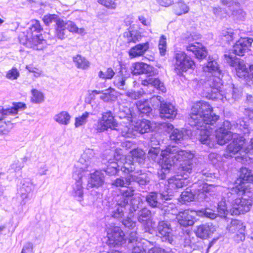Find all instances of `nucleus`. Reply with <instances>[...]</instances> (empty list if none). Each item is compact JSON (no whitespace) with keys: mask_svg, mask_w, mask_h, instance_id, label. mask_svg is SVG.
<instances>
[{"mask_svg":"<svg viewBox=\"0 0 253 253\" xmlns=\"http://www.w3.org/2000/svg\"><path fill=\"white\" fill-rule=\"evenodd\" d=\"M218 119V116L212 112L211 106L208 102L199 101L192 106L189 118V123L192 126H196L199 131V139L202 143L209 147L214 146L215 140L212 134V128L211 126Z\"/></svg>","mask_w":253,"mask_h":253,"instance_id":"nucleus-1","label":"nucleus"},{"mask_svg":"<svg viewBox=\"0 0 253 253\" xmlns=\"http://www.w3.org/2000/svg\"><path fill=\"white\" fill-rule=\"evenodd\" d=\"M159 162L163 169H169L177 162L182 161L180 168L184 173H190L193 167L192 159L194 154L189 151L182 150L177 147L169 146L162 151Z\"/></svg>","mask_w":253,"mask_h":253,"instance_id":"nucleus-2","label":"nucleus"},{"mask_svg":"<svg viewBox=\"0 0 253 253\" xmlns=\"http://www.w3.org/2000/svg\"><path fill=\"white\" fill-rule=\"evenodd\" d=\"M208 81V84L211 88L212 95L216 99L221 100L223 102L236 100L242 94L241 88L235 87L233 84L223 85L220 79L221 73L215 75Z\"/></svg>","mask_w":253,"mask_h":253,"instance_id":"nucleus-3","label":"nucleus"},{"mask_svg":"<svg viewBox=\"0 0 253 253\" xmlns=\"http://www.w3.org/2000/svg\"><path fill=\"white\" fill-rule=\"evenodd\" d=\"M246 188L242 184L228 189L227 198L228 202L231 204L232 208L229 210L232 215H239L249 211L253 205L251 198L243 197L239 198L238 195L246 192Z\"/></svg>","mask_w":253,"mask_h":253,"instance_id":"nucleus-4","label":"nucleus"},{"mask_svg":"<svg viewBox=\"0 0 253 253\" xmlns=\"http://www.w3.org/2000/svg\"><path fill=\"white\" fill-rule=\"evenodd\" d=\"M131 73L133 75L149 74V77L141 81V84L144 86L151 85L155 88L165 92L166 89L162 83L159 79L150 77L152 75L157 74L156 70L152 66L143 62H135L132 65L131 68Z\"/></svg>","mask_w":253,"mask_h":253,"instance_id":"nucleus-5","label":"nucleus"},{"mask_svg":"<svg viewBox=\"0 0 253 253\" xmlns=\"http://www.w3.org/2000/svg\"><path fill=\"white\" fill-rule=\"evenodd\" d=\"M96 160L93 149H86L81 155L79 161L74 166V176H79V173H84L93 167Z\"/></svg>","mask_w":253,"mask_h":253,"instance_id":"nucleus-6","label":"nucleus"},{"mask_svg":"<svg viewBox=\"0 0 253 253\" xmlns=\"http://www.w3.org/2000/svg\"><path fill=\"white\" fill-rule=\"evenodd\" d=\"M231 139H233L227 147V151L233 154H236L238 152L243 156V158L245 156L244 154H253V139L250 141V144L248 146L245 145V139L237 133H234Z\"/></svg>","mask_w":253,"mask_h":253,"instance_id":"nucleus-7","label":"nucleus"},{"mask_svg":"<svg viewBox=\"0 0 253 253\" xmlns=\"http://www.w3.org/2000/svg\"><path fill=\"white\" fill-rule=\"evenodd\" d=\"M42 30L40 22L38 20L33 21L31 27L27 31L26 35L27 44L31 47L37 50L42 48V45L45 43L42 36L40 34V32Z\"/></svg>","mask_w":253,"mask_h":253,"instance_id":"nucleus-8","label":"nucleus"},{"mask_svg":"<svg viewBox=\"0 0 253 253\" xmlns=\"http://www.w3.org/2000/svg\"><path fill=\"white\" fill-rule=\"evenodd\" d=\"M174 70L177 75L183 76L189 69L194 70L195 64L192 58L184 51H178L174 56Z\"/></svg>","mask_w":253,"mask_h":253,"instance_id":"nucleus-9","label":"nucleus"},{"mask_svg":"<svg viewBox=\"0 0 253 253\" xmlns=\"http://www.w3.org/2000/svg\"><path fill=\"white\" fill-rule=\"evenodd\" d=\"M107 243L110 246L116 247L122 245L125 243V234L118 226L109 225L106 228Z\"/></svg>","mask_w":253,"mask_h":253,"instance_id":"nucleus-10","label":"nucleus"},{"mask_svg":"<svg viewBox=\"0 0 253 253\" xmlns=\"http://www.w3.org/2000/svg\"><path fill=\"white\" fill-rule=\"evenodd\" d=\"M26 108V104L22 102L13 103V106L9 108H4V107L0 106V114L2 115V117L0 118V128L8 126L10 128H11L12 125L9 122L7 123L3 122L2 120L8 116H14L17 115L18 111L23 110Z\"/></svg>","mask_w":253,"mask_h":253,"instance_id":"nucleus-11","label":"nucleus"},{"mask_svg":"<svg viewBox=\"0 0 253 253\" xmlns=\"http://www.w3.org/2000/svg\"><path fill=\"white\" fill-rule=\"evenodd\" d=\"M167 253L165 249L159 247H154L153 244L147 240H143L138 242L136 246L133 248L131 253Z\"/></svg>","mask_w":253,"mask_h":253,"instance_id":"nucleus-12","label":"nucleus"},{"mask_svg":"<svg viewBox=\"0 0 253 253\" xmlns=\"http://www.w3.org/2000/svg\"><path fill=\"white\" fill-rule=\"evenodd\" d=\"M117 123L114 119L112 113L110 112L103 113L102 117L99 119L96 129L98 131L102 132L109 128L115 129Z\"/></svg>","mask_w":253,"mask_h":253,"instance_id":"nucleus-13","label":"nucleus"},{"mask_svg":"<svg viewBox=\"0 0 253 253\" xmlns=\"http://www.w3.org/2000/svg\"><path fill=\"white\" fill-rule=\"evenodd\" d=\"M158 236L163 241H167L172 244L174 241V236L172 233L170 224L167 221H161L157 226Z\"/></svg>","mask_w":253,"mask_h":253,"instance_id":"nucleus-14","label":"nucleus"},{"mask_svg":"<svg viewBox=\"0 0 253 253\" xmlns=\"http://www.w3.org/2000/svg\"><path fill=\"white\" fill-rule=\"evenodd\" d=\"M230 125L229 122L225 121L223 123V126L220 127L216 131L215 139L218 144L223 145L231 139L233 133L228 130Z\"/></svg>","mask_w":253,"mask_h":253,"instance_id":"nucleus-15","label":"nucleus"},{"mask_svg":"<svg viewBox=\"0 0 253 253\" xmlns=\"http://www.w3.org/2000/svg\"><path fill=\"white\" fill-rule=\"evenodd\" d=\"M225 59L226 62L230 64L231 66L235 67L236 68L237 74L239 77H246L247 74V68L246 65L243 61H241L238 59L235 58V56H233L231 55L225 54Z\"/></svg>","mask_w":253,"mask_h":253,"instance_id":"nucleus-16","label":"nucleus"},{"mask_svg":"<svg viewBox=\"0 0 253 253\" xmlns=\"http://www.w3.org/2000/svg\"><path fill=\"white\" fill-rule=\"evenodd\" d=\"M116 203L110 211L111 216L116 219H121L125 217L126 213L128 211L129 204H126L117 199Z\"/></svg>","mask_w":253,"mask_h":253,"instance_id":"nucleus-17","label":"nucleus"},{"mask_svg":"<svg viewBox=\"0 0 253 253\" xmlns=\"http://www.w3.org/2000/svg\"><path fill=\"white\" fill-rule=\"evenodd\" d=\"M34 187L35 186L31 179L29 178L23 179L22 186L20 188L22 204L25 205L27 200L30 199V194L34 190Z\"/></svg>","mask_w":253,"mask_h":253,"instance_id":"nucleus-18","label":"nucleus"},{"mask_svg":"<svg viewBox=\"0 0 253 253\" xmlns=\"http://www.w3.org/2000/svg\"><path fill=\"white\" fill-rule=\"evenodd\" d=\"M253 40L251 38H241L233 46V50L236 55L243 56L249 50Z\"/></svg>","mask_w":253,"mask_h":253,"instance_id":"nucleus-19","label":"nucleus"},{"mask_svg":"<svg viewBox=\"0 0 253 253\" xmlns=\"http://www.w3.org/2000/svg\"><path fill=\"white\" fill-rule=\"evenodd\" d=\"M188 182V180L186 177L179 175H175L169 179L167 185L168 190L169 193H172L176 189L182 188L187 185Z\"/></svg>","mask_w":253,"mask_h":253,"instance_id":"nucleus-20","label":"nucleus"},{"mask_svg":"<svg viewBox=\"0 0 253 253\" xmlns=\"http://www.w3.org/2000/svg\"><path fill=\"white\" fill-rule=\"evenodd\" d=\"M83 174L79 173V176H74V171H73V176L76 180L75 183L73 185L72 195L80 202L83 200L84 189L83 187V182L82 178L83 176Z\"/></svg>","mask_w":253,"mask_h":253,"instance_id":"nucleus-21","label":"nucleus"},{"mask_svg":"<svg viewBox=\"0 0 253 253\" xmlns=\"http://www.w3.org/2000/svg\"><path fill=\"white\" fill-rule=\"evenodd\" d=\"M160 198L162 200H168L170 199L169 196L164 194L158 193L156 192H150L146 197V201L148 205L152 208H158L161 203Z\"/></svg>","mask_w":253,"mask_h":253,"instance_id":"nucleus-22","label":"nucleus"},{"mask_svg":"<svg viewBox=\"0 0 253 253\" xmlns=\"http://www.w3.org/2000/svg\"><path fill=\"white\" fill-rule=\"evenodd\" d=\"M216 231L215 227L211 223H206L198 226L196 230V236L201 239H206Z\"/></svg>","mask_w":253,"mask_h":253,"instance_id":"nucleus-23","label":"nucleus"},{"mask_svg":"<svg viewBox=\"0 0 253 253\" xmlns=\"http://www.w3.org/2000/svg\"><path fill=\"white\" fill-rule=\"evenodd\" d=\"M192 211L185 210L176 215V219L180 225L184 227L192 226L194 223Z\"/></svg>","mask_w":253,"mask_h":253,"instance_id":"nucleus-24","label":"nucleus"},{"mask_svg":"<svg viewBox=\"0 0 253 253\" xmlns=\"http://www.w3.org/2000/svg\"><path fill=\"white\" fill-rule=\"evenodd\" d=\"M187 50L192 52L195 55V57L199 59L205 58L207 55V52L205 48L200 42H194L189 43L186 46Z\"/></svg>","mask_w":253,"mask_h":253,"instance_id":"nucleus-25","label":"nucleus"},{"mask_svg":"<svg viewBox=\"0 0 253 253\" xmlns=\"http://www.w3.org/2000/svg\"><path fill=\"white\" fill-rule=\"evenodd\" d=\"M120 161L121 170L125 173L132 172L135 169L134 162L130 159V156L124 157L122 151L120 153Z\"/></svg>","mask_w":253,"mask_h":253,"instance_id":"nucleus-26","label":"nucleus"},{"mask_svg":"<svg viewBox=\"0 0 253 253\" xmlns=\"http://www.w3.org/2000/svg\"><path fill=\"white\" fill-rule=\"evenodd\" d=\"M177 115V109L175 106L169 103H165L161 105L160 116L162 118L173 119Z\"/></svg>","mask_w":253,"mask_h":253,"instance_id":"nucleus-27","label":"nucleus"},{"mask_svg":"<svg viewBox=\"0 0 253 253\" xmlns=\"http://www.w3.org/2000/svg\"><path fill=\"white\" fill-rule=\"evenodd\" d=\"M104 183V174L99 171H96L91 174L88 181V188L99 187L102 186Z\"/></svg>","mask_w":253,"mask_h":253,"instance_id":"nucleus-28","label":"nucleus"},{"mask_svg":"<svg viewBox=\"0 0 253 253\" xmlns=\"http://www.w3.org/2000/svg\"><path fill=\"white\" fill-rule=\"evenodd\" d=\"M149 47V44L148 42L138 44L130 49L128 52L129 55L132 58L142 56L148 50Z\"/></svg>","mask_w":253,"mask_h":253,"instance_id":"nucleus-29","label":"nucleus"},{"mask_svg":"<svg viewBox=\"0 0 253 253\" xmlns=\"http://www.w3.org/2000/svg\"><path fill=\"white\" fill-rule=\"evenodd\" d=\"M168 130L169 133V138L171 141L176 143H180L183 140L184 135L183 130L177 128L174 129L173 125H167Z\"/></svg>","mask_w":253,"mask_h":253,"instance_id":"nucleus-30","label":"nucleus"},{"mask_svg":"<svg viewBox=\"0 0 253 253\" xmlns=\"http://www.w3.org/2000/svg\"><path fill=\"white\" fill-rule=\"evenodd\" d=\"M134 129L141 133L148 132L152 129V124L145 119L139 120L134 126Z\"/></svg>","mask_w":253,"mask_h":253,"instance_id":"nucleus-31","label":"nucleus"},{"mask_svg":"<svg viewBox=\"0 0 253 253\" xmlns=\"http://www.w3.org/2000/svg\"><path fill=\"white\" fill-rule=\"evenodd\" d=\"M203 69L205 72L212 73L215 75H219L221 72L217 61L211 57H209L207 65L204 66Z\"/></svg>","mask_w":253,"mask_h":253,"instance_id":"nucleus-32","label":"nucleus"},{"mask_svg":"<svg viewBox=\"0 0 253 253\" xmlns=\"http://www.w3.org/2000/svg\"><path fill=\"white\" fill-rule=\"evenodd\" d=\"M226 195L224 196V201H220L218 204L217 211L219 215L221 217H225L228 212L230 213V209L232 208L231 204L228 202V198Z\"/></svg>","mask_w":253,"mask_h":253,"instance_id":"nucleus-33","label":"nucleus"},{"mask_svg":"<svg viewBox=\"0 0 253 253\" xmlns=\"http://www.w3.org/2000/svg\"><path fill=\"white\" fill-rule=\"evenodd\" d=\"M217 190V187L212 184H204L202 188L199 191L197 194V199L198 200H203L206 199L207 194L211 192H214Z\"/></svg>","mask_w":253,"mask_h":253,"instance_id":"nucleus-34","label":"nucleus"},{"mask_svg":"<svg viewBox=\"0 0 253 253\" xmlns=\"http://www.w3.org/2000/svg\"><path fill=\"white\" fill-rule=\"evenodd\" d=\"M130 159L134 162H137L140 165L143 164L144 163L145 159V152L141 149H133L130 152Z\"/></svg>","mask_w":253,"mask_h":253,"instance_id":"nucleus-35","label":"nucleus"},{"mask_svg":"<svg viewBox=\"0 0 253 253\" xmlns=\"http://www.w3.org/2000/svg\"><path fill=\"white\" fill-rule=\"evenodd\" d=\"M143 202L141 198L138 196H135L131 199L130 204L128 209V214L130 216H133L134 212L142 207Z\"/></svg>","mask_w":253,"mask_h":253,"instance_id":"nucleus-36","label":"nucleus"},{"mask_svg":"<svg viewBox=\"0 0 253 253\" xmlns=\"http://www.w3.org/2000/svg\"><path fill=\"white\" fill-rule=\"evenodd\" d=\"M71 118V115L68 112L63 111L56 114L53 119L60 125L67 126L70 123Z\"/></svg>","mask_w":253,"mask_h":253,"instance_id":"nucleus-37","label":"nucleus"},{"mask_svg":"<svg viewBox=\"0 0 253 253\" xmlns=\"http://www.w3.org/2000/svg\"><path fill=\"white\" fill-rule=\"evenodd\" d=\"M73 60L78 69L85 70L89 67V62L84 57L80 54L74 56Z\"/></svg>","mask_w":253,"mask_h":253,"instance_id":"nucleus-38","label":"nucleus"},{"mask_svg":"<svg viewBox=\"0 0 253 253\" xmlns=\"http://www.w3.org/2000/svg\"><path fill=\"white\" fill-rule=\"evenodd\" d=\"M131 177V182L136 181L140 185H144L150 181V178L147 176V174L143 173L138 174V172H135L133 174H130Z\"/></svg>","mask_w":253,"mask_h":253,"instance_id":"nucleus-39","label":"nucleus"},{"mask_svg":"<svg viewBox=\"0 0 253 253\" xmlns=\"http://www.w3.org/2000/svg\"><path fill=\"white\" fill-rule=\"evenodd\" d=\"M115 93V90L112 87H109L108 89L102 90V94L100 95V98L106 102L114 101L117 98V95Z\"/></svg>","mask_w":253,"mask_h":253,"instance_id":"nucleus-40","label":"nucleus"},{"mask_svg":"<svg viewBox=\"0 0 253 253\" xmlns=\"http://www.w3.org/2000/svg\"><path fill=\"white\" fill-rule=\"evenodd\" d=\"M124 37L128 43H135L141 39V35L138 31H127L124 33Z\"/></svg>","mask_w":253,"mask_h":253,"instance_id":"nucleus-41","label":"nucleus"},{"mask_svg":"<svg viewBox=\"0 0 253 253\" xmlns=\"http://www.w3.org/2000/svg\"><path fill=\"white\" fill-rule=\"evenodd\" d=\"M173 10L175 14L180 16L188 13L189 7L183 0H179L174 5Z\"/></svg>","mask_w":253,"mask_h":253,"instance_id":"nucleus-42","label":"nucleus"},{"mask_svg":"<svg viewBox=\"0 0 253 253\" xmlns=\"http://www.w3.org/2000/svg\"><path fill=\"white\" fill-rule=\"evenodd\" d=\"M134 190L132 187H128L126 190L122 191V194L118 195L116 199L128 204V200L130 197L134 195Z\"/></svg>","mask_w":253,"mask_h":253,"instance_id":"nucleus-43","label":"nucleus"},{"mask_svg":"<svg viewBox=\"0 0 253 253\" xmlns=\"http://www.w3.org/2000/svg\"><path fill=\"white\" fill-rule=\"evenodd\" d=\"M151 212L147 208H143L138 212L137 219L138 221L142 223L145 224L147 220L151 217Z\"/></svg>","mask_w":253,"mask_h":253,"instance_id":"nucleus-44","label":"nucleus"},{"mask_svg":"<svg viewBox=\"0 0 253 253\" xmlns=\"http://www.w3.org/2000/svg\"><path fill=\"white\" fill-rule=\"evenodd\" d=\"M195 199H197V195L193 194L191 189H186V190L182 192L180 195V202L185 203V202H189L193 201Z\"/></svg>","mask_w":253,"mask_h":253,"instance_id":"nucleus-45","label":"nucleus"},{"mask_svg":"<svg viewBox=\"0 0 253 253\" xmlns=\"http://www.w3.org/2000/svg\"><path fill=\"white\" fill-rule=\"evenodd\" d=\"M66 29L64 25V21L63 20H59L55 29L56 36L60 40L65 39L66 36Z\"/></svg>","mask_w":253,"mask_h":253,"instance_id":"nucleus-46","label":"nucleus"},{"mask_svg":"<svg viewBox=\"0 0 253 253\" xmlns=\"http://www.w3.org/2000/svg\"><path fill=\"white\" fill-rule=\"evenodd\" d=\"M240 179L244 181L251 182L253 181V175L252 174L250 170L246 168H242L240 170Z\"/></svg>","mask_w":253,"mask_h":253,"instance_id":"nucleus-47","label":"nucleus"},{"mask_svg":"<svg viewBox=\"0 0 253 253\" xmlns=\"http://www.w3.org/2000/svg\"><path fill=\"white\" fill-rule=\"evenodd\" d=\"M136 106L138 111L142 114H148L152 111V108L149 106L146 100H139L136 102Z\"/></svg>","mask_w":253,"mask_h":253,"instance_id":"nucleus-48","label":"nucleus"},{"mask_svg":"<svg viewBox=\"0 0 253 253\" xmlns=\"http://www.w3.org/2000/svg\"><path fill=\"white\" fill-rule=\"evenodd\" d=\"M120 151H121V149H116L115 150V152L114 154V159L116 161L114 160H109L107 164H106V166H109L113 168L118 169L120 167V163L119 161H120Z\"/></svg>","mask_w":253,"mask_h":253,"instance_id":"nucleus-49","label":"nucleus"},{"mask_svg":"<svg viewBox=\"0 0 253 253\" xmlns=\"http://www.w3.org/2000/svg\"><path fill=\"white\" fill-rule=\"evenodd\" d=\"M20 74L19 71L15 67L8 70L5 73V77L10 81L17 80L20 77Z\"/></svg>","mask_w":253,"mask_h":253,"instance_id":"nucleus-50","label":"nucleus"},{"mask_svg":"<svg viewBox=\"0 0 253 253\" xmlns=\"http://www.w3.org/2000/svg\"><path fill=\"white\" fill-rule=\"evenodd\" d=\"M64 25L66 29H68L70 32L82 34L84 32V29L78 28L72 21H67L65 22L64 21Z\"/></svg>","mask_w":253,"mask_h":253,"instance_id":"nucleus-51","label":"nucleus"},{"mask_svg":"<svg viewBox=\"0 0 253 253\" xmlns=\"http://www.w3.org/2000/svg\"><path fill=\"white\" fill-rule=\"evenodd\" d=\"M89 113L85 112L82 115L75 118V126L76 127H79L84 125L87 122V119L89 116Z\"/></svg>","mask_w":253,"mask_h":253,"instance_id":"nucleus-52","label":"nucleus"},{"mask_svg":"<svg viewBox=\"0 0 253 253\" xmlns=\"http://www.w3.org/2000/svg\"><path fill=\"white\" fill-rule=\"evenodd\" d=\"M32 96L31 100L35 103H40L44 100L43 94L40 91L33 89L32 90Z\"/></svg>","mask_w":253,"mask_h":253,"instance_id":"nucleus-53","label":"nucleus"},{"mask_svg":"<svg viewBox=\"0 0 253 253\" xmlns=\"http://www.w3.org/2000/svg\"><path fill=\"white\" fill-rule=\"evenodd\" d=\"M197 214L204 216L210 219H214L217 216V213H216L214 211L209 208L202 209L198 211Z\"/></svg>","mask_w":253,"mask_h":253,"instance_id":"nucleus-54","label":"nucleus"},{"mask_svg":"<svg viewBox=\"0 0 253 253\" xmlns=\"http://www.w3.org/2000/svg\"><path fill=\"white\" fill-rule=\"evenodd\" d=\"M131 182V177L129 175L126 178V181H125L123 179L119 178L113 182L112 185L116 187H126L127 185H129Z\"/></svg>","mask_w":253,"mask_h":253,"instance_id":"nucleus-55","label":"nucleus"},{"mask_svg":"<svg viewBox=\"0 0 253 253\" xmlns=\"http://www.w3.org/2000/svg\"><path fill=\"white\" fill-rule=\"evenodd\" d=\"M42 20L45 25H49L53 22L56 23L57 25L58 21L62 19H59L56 14H48L43 16Z\"/></svg>","mask_w":253,"mask_h":253,"instance_id":"nucleus-56","label":"nucleus"},{"mask_svg":"<svg viewBox=\"0 0 253 253\" xmlns=\"http://www.w3.org/2000/svg\"><path fill=\"white\" fill-rule=\"evenodd\" d=\"M126 79V77H124L122 74L118 75L114 80L115 85L119 89H124Z\"/></svg>","mask_w":253,"mask_h":253,"instance_id":"nucleus-57","label":"nucleus"},{"mask_svg":"<svg viewBox=\"0 0 253 253\" xmlns=\"http://www.w3.org/2000/svg\"><path fill=\"white\" fill-rule=\"evenodd\" d=\"M115 75V72L111 68H108L106 71H99L98 76L103 79H111Z\"/></svg>","mask_w":253,"mask_h":253,"instance_id":"nucleus-58","label":"nucleus"},{"mask_svg":"<svg viewBox=\"0 0 253 253\" xmlns=\"http://www.w3.org/2000/svg\"><path fill=\"white\" fill-rule=\"evenodd\" d=\"M221 36L224 37L227 41H232L234 39V31L231 28L224 29L221 31Z\"/></svg>","mask_w":253,"mask_h":253,"instance_id":"nucleus-59","label":"nucleus"},{"mask_svg":"<svg viewBox=\"0 0 253 253\" xmlns=\"http://www.w3.org/2000/svg\"><path fill=\"white\" fill-rule=\"evenodd\" d=\"M158 47L161 55H164L167 51V42L165 36L162 35L160 37Z\"/></svg>","mask_w":253,"mask_h":253,"instance_id":"nucleus-60","label":"nucleus"},{"mask_svg":"<svg viewBox=\"0 0 253 253\" xmlns=\"http://www.w3.org/2000/svg\"><path fill=\"white\" fill-rule=\"evenodd\" d=\"M249 120H241L239 121L237 124V127L240 129L244 134L249 132Z\"/></svg>","mask_w":253,"mask_h":253,"instance_id":"nucleus-61","label":"nucleus"},{"mask_svg":"<svg viewBox=\"0 0 253 253\" xmlns=\"http://www.w3.org/2000/svg\"><path fill=\"white\" fill-rule=\"evenodd\" d=\"M117 0H97V2L108 8L115 9L117 7L116 1Z\"/></svg>","mask_w":253,"mask_h":253,"instance_id":"nucleus-62","label":"nucleus"},{"mask_svg":"<svg viewBox=\"0 0 253 253\" xmlns=\"http://www.w3.org/2000/svg\"><path fill=\"white\" fill-rule=\"evenodd\" d=\"M145 92L143 90H140L137 91L131 90L126 93V95L132 99H137L139 98Z\"/></svg>","mask_w":253,"mask_h":253,"instance_id":"nucleus-63","label":"nucleus"},{"mask_svg":"<svg viewBox=\"0 0 253 253\" xmlns=\"http://www.w3.org/2000/svg\"><path fill=\"white\" fill-rule=\"evenodd\" d=\"M232 15L233 17L237 20H242L245 18L246 13L241 9H237L232 11Z\"/></svg>","mask_w":253,"mask_h":253,"instance_id":"nucleus-64","label":"nucleus"}]
</instances>
